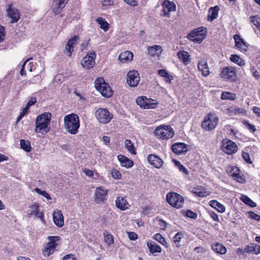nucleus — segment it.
Here are the masks:
<instances>
[{"label": "nucleus", "instance_id": "nucleus-1", "mask_svg": "<svg viewBox=\"0 0 260 260\" xmlns=\"http://www.w3.org/2000/svg\"><path fill=\"white\" fill-rule=\"evenodd\" d=\"M64 129L70 134L75 135L78 133L80 127L79 116L72 113L64 116L63 118Z\"/></svg>", "mask_w": 260, "mask_h": 260}, {"label": "nucleus", "instance_id": "nucleus-2", "mask_svg": "<svg viewBox=\"0 0 260 260\" xmlns=\"http://www.w3.org/2000/svg\"><path fill=\"white\" fill-rule=\"evenodd\" d=\"M51 115L48 112H45L36 118L35 131L43 135L50 131L49 125L50 123Z\"/></svg>", "mask_w": 260, "mask_h": 260}, {"label": "nucleus", "instance_id": "nucleus-3", "mask_svg": "<svg viewBox=\"0 0 260 260\" xmlns=\"http://www.w3.org/2000/svg\"><path fill=\"white\" fill-rule=\"evenodd\" d=\"M154 134L158 139L168 140L174 136V132L170 125H161L155 129Z\"/></svg>", "mask_w": 260, "mask_h": 260}, {"label": "nucleus", "instance_id": "nucleus-4", "mask_svg": "<svg viewBox=\"0 0 260 260\" xmlns=\"http://www.w3.org/2000/svg\"><path fill=\"white\" fill-rule=\"evenodd\" d=\"M97 120L101 124H106L113 118V114L106 108H100L95 112Z\"/></svg>", "mask_w": 260, "mask_h": 260}, {"label": "nucleus", "instance_id": "nucleus-5", "mask_svg": "<svg viewBox=\"0 0 260 260\" xmlns=\"http://www.w3.org/2000/svg\"><path fill=\"white\" fill-rule=\"evenodd\" d=\"M48 243L42 250V253L44 256H49L54 253L60 238L58 236H51L48 237Z\"/></svg>", "mask_w": 260, "mask_h": 260}, {"label": "nucleus", "instance_id": "nucleus-6", "mask_svg": "<svg viewBox=\"0 0 260 260\" xmlns=\"http://www.w3.org/2000/svg\"><path fill=\"white\" fill-rule=\"evenodd\" d=\"M95 87L102 95L105 97H110L112 95V90L109 85L106 83L103 78L97 79L95 82Z\"/></svg>", "mask_w": 260, "mask_h": 260}, {"label": "nucleus", "instance_id": "nucleus-7", "mask_svg": "<svg viewBox=\"0 0 260 260\" xmlns=\"http://www.w3.org/2000/svg\"><path fill=\"white\" fill-rule=\"evenodd\" d=\"M168 203L172 207L180 208L184 204V199L182 196L176 192L168 193L166 196Z\"/></svg>", "mask_w": 260, "mask_h": 260}, {"label": "nucleus", "instance_id": "nucleus-8", "mask_svg": "<svg viewBox=\"0 0 260 260\" xmlns=\"http://www.w3.org/2000/svg\"><path fill=\"white\" fill-rule=\"evenodd\" d=\"M205 29L203 27H199L188 34L187 38L194 43H200L205 38Z\"/></svg>", "mask_w": 260, "mask_h": 260}, {"label": "nucleus", "instance_id": "nucleus-9", "mask_svg": "<svg viewBox=\"0 0 260 260\" xmlns=\"http://www.w3.org/2000/svg\"><path fill=\"white\" fill-rule=\"evenodd\" d=\"M218 121V118L216 115L209 114L202 122V127L208 131L212 130L216 126Z\"/></svg>", "mask_w": 260, "mask_h": 260}, {"label": "nucleus", "instance_id": "nucleus-10", "mask_svg": "<svg viewBox=\"0 0 260 260\" xmlns=\"http://www.w3.org/2000/svg\"><path fill=\"white\" fill-rule=\"evenodd\" d=\"M221 149L224 153L231 155L237 151L238 147L233 141L228 139H224L221 142Z\"/></svg>", "mask_w": 260, "mask_h": 260}, {"label": "nucleus", "instance_id": "nucleus-11", "mask_svg": "<svg viewBox=\"0 0 260 260\" xmlns=\"http://www.w3.org/2000/svg\"><path fill=\"white\" fill-rule=\"evenodd\" d=\"M27 214L29 217L35 216L36 217L39 218L42 222H45L44 214L42 211H40L39 205L37 203H34L33 204L28 207Z\"/></svg>", "mask_w": 260, "mask_h": 260}, {"label": "nucleus", "instance_id": "nucleus-12", "mask_svg": "<svg viewBox=\"0 0 260 260\" xmlns=\"http://www.w3.org/2000/svg\"><path fill=\"white\" fill-rule=\"evenodd\" d=\"M220 76L222 78L229 81H233L236 79V72L234 68L227 67L222 69Z\"/></svg>", "mask_w": 260, "mask_h": 260}, {"label": "nucleus", "instance_id": "nucleus-13", "mask_svg": "<svg viewBox=\"0 0 260 260\" xmlns=\"http://www.w3.org/2000/svg\"><path fill=\"white\" fill-rule=\"evenodd\" d=\"M108 190L102 187H96L94 191V202L100 204L107 199Z\"/></svg>", "mask_w": 260, "mask_h": 260}, {"label": "nucleus", "instance_id": "nucleus-14", "mask_svg": "<svg viewBox=\"0 0 260 260\" xmlns=\"http://www.w3.org/2000/svg\"><path fill=\"white\" fill-rule=\"evenodd\" d=\"M162 13L161 15L169 17L170 13L174 12L176 10V5L172 2L169 0L164 1L162 4Z\"/></svg>", "mask_w": 260, "mask_h": 260}, {"label": "nucleus", "instance_id": "nucleus-15", "mask_svg": "<svg viewBox=\"0 0 260 260\" xmlns=\"http://www.w3.org/2000/svg\"><path fill=\"white\" fill-rule=\"evenodd\" d=\"M95 58V53L94 52H91L84 57L81 61V64L83 68L86 69H89L92 68L95 64L94 59Z\"/></svg>", "mask_w": 260, "mask_h": 260}, {"label": "nucleus", "instance_id": "nucleus-16", "mask_svg": "<svg viewBox=\"0 0 260 260\" xmlns=\"http://www.w3.org/2000/svg\"><path fill=\"white\" fill-rule=\"evenodd\" d=\"M140 81L139 73L136 71H130L127 74V83L131 87L136 86Z\"/></svg>", "mask_w": 260, "mask_h": 260}, {"label": "nucleus", "instance_id": "nucleus-17", "mask_svg": "<svg viewBox=\"0 0 260 260\" xmlns=\"http://www.w3.org/2000/svg\"><path fill=\"white\" fill-rule=\"evenodd\" d=\"M69 0H53L51 10L54 15L61 13L62 9L65 7Z\"/></svg>", "mask_w": 260, "mask_h": 260}, {"label": "nucleus", "instance_id": "nucleus-18", "mask_svg": "<svg viewBox=\"0 0 260 260\" xmlns=\"http://www.w3.org/2000/svg\"><path fill=\"white\" fill-rule=\"evenodd\" d=\"M198 68L201 72L202 76L207 77L210 74L209 68L207 60L205 58H201L198 61Z\"/></svg>", "mask_w": 260, "mask_h": 260}, {"label": "nucleus", "instance_id": "nucleus-19", "mask_svg": "<svg viewBox=\"0 0 260 260\" xmlns=\"http://www.w3.org/2000/svg\"><path fill=\"white\" fill-rule=\"evenodd\" d=\"M172 150L176 154H182L188 151L187 145L183 143H176L172 145Z\"/></svg>", "mask_w": 260, "mask_h": 260}, {"label": "nucleus", "instance_id": "nucleus-20", "mask_svg": "<svg viewBox=\"0 0 260 260\" xmlns=\"http://www.w3.org/2000/svg\"><path fill=\"white\" fill-rule=\"evenodd\" d=\"M147 160L150 165L156 168H160L163 164L162 160L157 155L149 154Z\"/></svg>", "mask_w": 260, "mask_h": 260}, {"label": "nucleus", "instance_id": "nucleus-21", "mask_svg": "<svg viewBox=\"0 0 260 260\" xmlns=\"http://www.w3.org/2000/svg\"><path fill=\"white\" fill-rule=\"evenodd\" d=\"M7 12L9 16L11 18V23L17 22L20 19V12L18 9L12 8L11 6H9Z\"/></svg>", "mask_w": 260, "mask_h": 260}, {"label": "nucleus", "instance_id": "nucleus-22", "mask_svg": "<svg viewBox=\"0 0 260 260\" xmlns=\"http://www.w3.org/2000/svg\"><path fill=\"white\" fill-rule=\"evenodd\" d=\"M78 40L79 37L78 36H75L68 41L65 48V53L68 56H71L72 52L73 51V48L77 44Z\"/></svg>", "mask_w": 260, "mask_h": 260}, {"label": "nucleus", "instance_id": "nucleus-23", "mask_svg": "<svg viewBox=\"0 0 260 260\" xmlns=\"http://www.w3.org/2000/svg\"><path fill=\"white\" fill-rule=\"evenodd\" d=\"M53 219L55 224L58 227H61L63 225V217L60 210H57L53 212Z\"/></svg>", "mask_w": 260, "mask_h": 260}, {"label": "nucleus", "instance_id": "nucleus-24", "mask_svg": "<svg viewBox=\"0 0 260 260\" xmlns=\"http://www.w3.org/2000/svg\"><path fill=\"white\" fill-rule=\"evenodd\" d=\"M116 206L121 210L128 209L129 205L124 197H118L115 201Z\"/></svg>", "mask_w": 260, "mask_h": 260}, {"label": "nucleus", "instance_id": "nucleus-25", "mask_svg": "<svg viewBox=\"0 0 260 260\" xmlns=\"http://www.w3.org/2000/svg\"><path fill=\"white\" fill-rule=\"evenodd\" d=\"M117 158L122 167L129 168L132 167L134 165L133 161L124 155H119Z\"/></svg>", "mask_w": 260, "mask_h": 260}, {"label": "nucleus", "instance_id": "nucleus-26", "mask_svg": "<svg viewBox=\"0 0 260 260\" xmlns=\"http://www.w3.org/2000/svg\"><path fill=\"white\" fill-rule=\"evenodd\" d=\"M133 54L129 51H125L121 52L119 55L118 59L123 62L131 61L133 59Z\"/></svg>", "mask_w": 260, "mask_h": 260}, {"label": "nucleus", "instance_id": "nucleus-27", "mask_svg": "<svg viewBox=\"0 0 260 260\" xmlns=\"http://www.w3.org/2000/svg\"><path fill=\"white\" fill-rule=\"evenodd\" d=\"M95 22L99 25L100 27L105 32H106L109 29L110 24L107 22L105 18L102 17H98L95 19Z\"/></svg>", "mask_w": 260, "mask_h": 260}, {"label": "nucleus", "instance_id": "nucleus-28", "mask_svg": "<svg viewBox=\"0 0 260 260\" xmlns=\"http://www.w3.org/2000/svg\"><path fill=\"white\" fill-rule=\"evenodd\" d=\"M245 251L248 253H254L257 255L260 253V246L256 244H251L246 246Z\"/></svg>", "mask_w": 260, "mask_h": 260}, {"label": "nucleus", "instance_id": "nucleus-29", "mask_svg": "<svg viewBox=\"0 0 260 260\" xmlns=\"http://www.w3.org/2000/svg\"><path fill=\"white\" fill-rule=\"evenodd\" d=\"M209 205L220 213H223L225 211V207L216 200H211L209 203Z\"/></svg>", "mask_w": 260, "mask_h": 260}, {"label": "nucleus", "instance_id": "nucleus-30", "mask_svg": "<svg viewBox=\"0 0 260 260\" xmlns=\"http://www.w3.org/2000/svg\"><path fill=\"white\" fill-rule=\"evenodd\" d=\"M192 193L200 197H205L210 194L209 191H206L201 186L194 188L192 190Z\"/></svg>", "mask_w": 260, "mask_h": 260}, {"label": "nucleus", "instance_id": "nucleus-31", "mask_svg": "<svg viewBox=\"0 0 260 260\" xmlns=\"http://www.w3.org/2000/svg\"><path fill=\"white\" fill-rule=\"evenodd\" d=\"M147 247L151 253H160L161 251V248L155 243L151 242L147 243Z\"/></svg>", "mask_w": 260, "mask_h": 260}, {"label": "nucleus", "instance_id": "nucleus-32", "mask_svg": "<svg viewBox=\"0 0 260 260\" xmlns=\"http://www.w3.org/2000/svg\"><path fill=\"white\" fill-rule=\"evenodd\" d=\"M213 250L217 253L223 254L226 252V248L221 244L216 243L212 246Z\"/></svg>", "mask_w": 260, "mask_h": 260}, {"label": "nucleus", "instance_id": "nucleus-33", "mask_svg": "<svg viewBox=\"0 0 260 260\" xmlns=\"http://www.w3.org/2000/svg\"><path fill=\"white\" fill-rule=\"evenodd\" d=\"M219 8L215 6L214 8H211L209 10L208 20L212 21L217 18L218 16V11Z\"/></svg>", "mask_w": 260, "mask_h": 260}, {"label": "nucleus", "instance_id": "nucleus-34", "mask_svg": "<svg viewBox=\"0 0 260 260\" xmlns=\"http://www.w3.org/2000/svg\"><path fill=\"white\" fill-rule=\"evenodd\" d=\"M161 47L158 45H154L153 46L149 47L148 48V54L151 56H153L156 54H158L161 52Z\"/></svg>", "mask_w": 260, "mask_h": 260}, {"label": "nucleus", "instance_id": "nucleus-35", "mask_svg": "<svg viewBox=\"0 0 260 260\" xmlns=\"http://www.w3.org/2000/svg\"><path fill=\"white\" fill-rule=\"evenodd\" d=\"M20 145L21 149L27 152H29L31 150L30 143L28 141L21 139L20 141Z\"/></svg>", "mask_w": 260, "mask_h": 260}, {"label": "nucleus", "instance_id": "nucleus-36", "mask_svg": "<svg viewBox=\"0 0 260 260\" xmlns=\"http://www.w3.org/2000/svg\"><path fill=\"white\" fill-rule=\"evenodd\" d=\"M124 145L127 150L132 154H136V149L134 144L129 140H126L124 142Z\"/></svg>", "mask_w": 260, "mask_h": 260}, {"label": "nucleus", "instance_id": "nucleus-37", "mask_svg": "<svg viewBox=\"0 0 260 260\" xmlns=\"http://www.w3.org/2000/svg\"><path fill=\"white\" fill-rule=\"evenodd\" d=\"M230 59L232 62L240 66L244 65L243 60L237 55H231Z\"/></svg>", "mask_w": 260, "mask_h": 260}, {"label": "nucleus", "instance_id": "nucleus-38", "mask_svg": "<svg viewBox=\"0 0 260 260\" xmlns=\"http://www.w3.org/2000/svg\"><path fill=\"white\" fill-rule=\"evenodd\" d=\"M153 239L158 241L162 245L165 246L166 247L168 246V244L166 241V240L160 234H156L153 236Z\"/></svg>", "mask_w": 260, "mask_h": 260}, {"label": "nucleus", "instance_id": "nucleus-39", "mask_svg": "<svg viewBox=\"0 0 260 260\" xmlns=\"http://www.w3.org/2000/svg\"><path fill=\"white\" fill-rule=\"evenodd\" d=\"M177 55L179 59L182 60L184 62H188L189 61V57L190 55H189V53L185 51L178 52Z\"/></svg>", "mask_w": 260, "mask_h": 260}, {"label": "nucleus", "instance_id": "nucleus-40", "mask_svg": "<svg viewBox=\"0 0 260 260\" xmlns=\"http://www.w3.org/2000/svg\"><path fill=\"white\" fill-rule=\"evenodd\" d=\"M104 241L108 245L110 246L113 244L114 238L113 236L111 234L108 232H105L104 233Z\"/></svg>", "mask_w": 260, "mask_h": 260}, {"label": "nucleus", "instance_id": "nucleus-41", "mask_svg": "<svg viewBox=\"0 0 260 260\" xmlns=\"http://www.w3.org/2000/svg\"><path fill=\"white\" fill-rule=\"evenodd\" d=\"M250 19L251 22L254 26V29H257L260 31V18L258 17L257 16H251Z\"/></svg>", "mask_w": 260, "mask_h": 260}, {"label": "nucleus", "instance_id": "nucleus-42", "mask_svg": "<svg viewBox=\"0 0 260 260\" xmlns=\"http://www.w3.org/2000/svg\"><path fill=\"white\" fill-rule=\"evenodd\" d=\"M242 112V110L236 107L232 106L226 109V113L230 115L237 114Z\"/></svg>", "mask_w": 260, "mask_h": 260}, {"label": "nucleus", "instance_id": "nucleus-43", "mask_svg": "<svg viewBox=\"0 0 260 260\" xmlns=\"http://www.w3.org/2000/svg\"><path fill=\"white\" fill-rule=\"evenodd\" d=\"M146 98L145 96H140L137 98L136 102L138 105H139L141 107L146 109Z\"/></svg>", "mask_w": 260, "mask_h": 260}, {"label": "nucleus", "instance_id": "nucleus-44", "mask_svg": "<svg viewBox=\"0 0 260 260\" xmlns=\"http://www.w3.org/2000/svg\"><path fill=\"white\" fill-rule=\"evenodd\" d=\"M234 38L235 42V46L238 48H242V46L244 44V41L238 35H235Z\"/></svg>", "mask_w": 260, "mask_h": 260}, {"label": "nucleus", "instance_id": "nucleus-45", "mask_svg": "<svg viewBox=\"0 0 260 260\" xmlns=\"http://www.w3.org/2000/svg\"><path fill=\"white\" fill-rule=\"evenodd\" d=\"M146 101L147 102L146 103V109H153L155 108L157 105V103L156 102H154V100L151 99H147L146 98Z\"/></svg>", "mask_w": 260, "mask_h": 260}, {"label": "nucleus", "instance_id": "nucleus-46", "mask_svg": "<svg viewBox=\"0 0 260 260\" xmlns=\"http://www.w3.org/2000/svg\"><path fill=\"white\" fill-rule=\"evenodd\" d=\"M235 97V94L229 92H224L222 93L221 98L222 100H234Z\"/></svg>", "mask_w": 260, "mask_h": 260}, {"label": "nucleus", "instance_id": "nucleus-47", "mask_svg": "<svg viewBox=\"0 0 260 260\" xmlns=\"http://www.w3.org/2000/svg\"><path fill=\"white\" fill-rule=\"evenodd\" d=\"M183 235L181 233H177L173 238V242L176 245L177 247H179V243L183 238Z\"/></svg>", "mask_w": 260, "mask_h": 260}, {"label": "nucleus", "instance_id": "nucleus-48", "mask_svg": "<svg viewBox=\"0 0 260 260\" xmlns=\"http://www.w3.org/2000/svg\"><path fill=\"white\" fill-rule=\"evenodd\" d=\"M35 191L39 194L42 195V196L44 197L48 200L51 199L49 193H48L46 191L41 190L40 189H39L38 188H35Z\"/></svg>", "mask_w": 260, "mask_h": 260}, {"label": "nucleus", "instance_id": "nucleus-49", "mask_svg": "<svg viewBox=\"0 0 260 260\" xmlns=\"http://www.w3.org/2000/svg\"><path fill=\"white\" fill-rule=\"evenodd\" d=\"M245 127L252 133H254L256 131V129L254 125L249 123L248 121L245 120Z\"/></svg>", "mask_w": 260, "mask_h": 260}, {"label": "nucleus", "instance_id": "nucleus-50", "mask_svg": "<svg viewBox=\"0 0 260 260\" xmlns=\"http://www.w3.org/2000/svg\"><path fill=\"white\" fill-rule=\"evenodd\" d=\"M249 217L250 219L258 221L260 220V216L252 211L248 212Z\"/></svg>", "mask_w": 260, "mask_h": 260}, {"label": "nucleus", "instance_id": "nucleus-51", "mask_svg": "<svg viewBox=\"0 0 260 260\" xmlns=\"http://www.w3.org/2000/svg\"><path fill=\"white\" fill-rule=\"evenodd\" d=\"M245 204L250 206V207H255L256 204L253 201L251 200L248 197L245 196Z\"/></svg>", "mask_w": 260, "mask_h": 260}, {"label": "nucleus", "instance_id": "nucleus-52", "mask_svg": "<svg viewBox=\"0 0 260 260\" xmlns=\"http://www.w3.org/2000/svg\"><path fill=\"white\" fill-rule=\"evenodd\" d=\"M176 165L178 167L180 171L183 172L186 175L188 174V171L183 165H182L179 161H176Z\"/></svg>", "mask_w": 260, "mask_h": 260}, {"label": "nucleus", "instance_id": "nucleus-53", "mask_svg": "<svg viewBox=\"0 0 260 260\" xmlns=\"http://www.w3.org/2000/svg\"><path fill=\"white\" fill-rule=\"evenodd\" d=\"M111 175L113 178L118 179L121 178L120 173L116 169H113L111 171Z\"/></svg>", "mask_w": 260, "mask_h": 260}, {"label": "nucleus", "instance_id": "nucleus-54", "mask_svg": "<svg viewBox=\"0 0 260 260\" xmlns=\"http://www.w3.org/2000/svg\"><path fill=\"white\" fill-rule=\"evenodd\" d=\"M186 216L192 219H196L197 217V214L189 210L186 212Z\"/></svg>", "mask_w": 260, "mask_h": 260}, {"label": "nucleus", "instance_id": "nucleus-55", "mask_svg": "<svg viewBox=\"0 0 260 260\" xmlns=\"http://www.w3.org/2000/svg\"><path fill=\"white\" fill-rule=\"evenodd\" d=\"M28 111L23 108L20 113L19 115L17 118L16 122H18L23 118V117L27 113Z\"/></svg>", "mask_w": 260, "mask_h": 260}, {"label": "nucleus", "instance_id": "nucleus-56", "mask_svg": "<svg viewBox=\"0 0 260 260\" xmlns=\"http://www.w3.org/2000/svg\"><path fill=\"white\" fill-rule=\"evenodd\" d=\"M209 214L210 217L212 218V219L214 221H217V222L219 221L218 216L216 213H215L214 212H213V211H209Z\"/></svg>", "mask_w": 260, "mask_h": 260}, {"label": "nucleus", "instance_id": "nucleus-57", "mask_svg": "<svg viewBox=\"0 0 260 260\" xmlns=\"http://www.w3.org/2000/svg\"><path fill=\"white\" fill-rule=\"evenodd\" d=\"M232 176L234 178V179L237 180L239 182L242 183L244 181V178L241 176H240L238 174L233 173Z\"/></svg>", "mask_w": 260, "mask_h": 260}, {"label": "nucleus", "instance_id": "nucleus-58", "mask_svg": "<svg viewBox=\"0 0 260 260\" xmlns=\"http://www.w3.org/2000/svg\"><path fill=\"white\" fill-rule=\"evenodd\" d=\"M5 28L3 26H0V43L3 42L5 39Z\"/></svg>", "mask_w": 260, "mask_h": 260}, {"label": "nucleus", "instance_id": "nucleus-59", "mask_svg": "<svg viewBox=\"0 0 260 260\" xmlns=\"http://www.w3.org/2000/svg\"><path fill=\"white\" fill-rule=\"evenodd\" d=\"M127 234L128 238L131 240H135L138 238L137 234L134 232H128Z\"/></svg>", "mask_w": 260, "mask_h": 260}, {"label": "nucleus", "instance_id": "nucleus-60", "mask_svg": "<svg viewBox=\"0 0 260 260\" xmlns=\"http://www.w3.org/2000/svg\"><path fill=\"white\" fill-rule=\"evenodd\" d=\"M251 73L255 79L258 80L260 79V74L257 70H254V69H251Z\"/></svg>", "mask_w": 260, "mask_h": 260}, {"label": "nucleus", "instance_id": "nucleus-61", "mask_svg": "<svg viewBox=\"0 0 260 260\" xmlns=\"http://www.w3.org/2000/svg\"><path fill=\"white\" fill-rule=\"evenodd\" d=\"M82 172L87 176L88 177H92L93 175V173L92 171L87 169H84L82 170Z\"/></svg>", "mask_w": 260, "mask_h": 260}, {"label": "nucleus", "instance_id": "nucleus-62", "mask_svg": "<svg viewBox=\"0 0 260 260\" xmlns=\"http://www.w3.org/2000/svg\"><path fill=\"white\" fill-rule=\"evenodd\" d=\"M102 4L103 6H111L113 4V0H103Z\"/></svg>", "mask_w": 260, "mask_h": 260}, {"label": "nucleus", "instance_id": "nucleus-63", "mask_svg": "<svg viewBox=\"0 0 260 260\" xmlns=\"http://www.w3.org/2000/svg\"><path fill=\"white\" fill-rule=\"evenodd\" d=\"M158 224L161 229L165 230L166 228L167 223L163 220H159Z\"/></svg>", "mask_w": 260, "mask_h": 260}, {"label": "nucleus", "instance_id": "nucleus-64", "mask_svg": "<svg viewBox=\"0 0 260 260\" xmlns=\"http://www.w3.org/2000/svg\"><path fill=\"white\" fill-rule=\"evenodd\" d=\"M62 260H77V259L72 254H68L65 255Z\"/></svg>", "mask_w": 260, "mask_h": 260}]
</instances>
